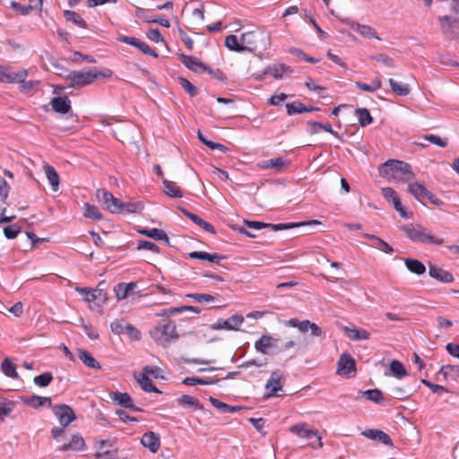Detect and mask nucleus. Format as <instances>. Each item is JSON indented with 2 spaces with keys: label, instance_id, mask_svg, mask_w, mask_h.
I'll use <instances>...</instances> for the list:
<instances>
[{
  "label": "nucleus",
  "instance_id": "nucleus-54",
  "mask_svg": "<svg viewBox=\"0 0 459 459\" xmlns=\"http://www.w3.org/2000/svg\"><path fill=\"white\" fill-rule=\"evenodd\" d=\"M184 311H193L196 314H200L202 309L198 307H194V306H182V307H169V312L167 314L168 315H177V314L182 313Z\"/></svg>",
  "mask_w": 459,
  "mask_h": 459
},
{
  "label": "nucleus",
  "instance_id": "nucleus-26",
  "mask_svg": "<svg viewBox=\"0 0 459 459\" xmlns=\"http://www.w3.org/2000/svg\"><path fill=\"white\" fill-rule=\"evenodd\" d=\"M137 287V283L131 281L128 283L120 282L114 287L116 297L118 300L126 299L131 292Z\"/></svg>",
  "mask_w": 459,
  "mask_h": 459
},
{
  "label": "nucleus",
  "instance_id": "nucleus-12",
  "mask_svg": "<svg viewBox=\"0 0 459 459\" xmlns=\"http://www.w3.org/2000/svg\"><path fill=\"white\" fill-rule=\"evenodd\" d=\"M53 411L56 417L58 419L59 423L63 427L68 426L72 421H74L76 419L75 413L73 411V409L66 404L55 405L53 407Z\"/></svg>",
  "mask_w": 459,
  "mask_h": 459
},
{
  "label": "nucleus",
  "instance_id": "nucleus-42",
  "mask_svg": "<svg viewBox=\"0 0 459 459\" xmlns=\"http://www.w3.org/2000/svg\"><path fill=\"white\" fill-rule=\"evenodd\" d=\"M389 369L391 373L397 378H402L407 376V370L403 364L399 360L394 359L390 362Z\"/></svg>",
  "mask_w": 459,
  "mask_h": 459
},
{
  "label": "nucleus",
  "instance_id": "nucleus-18",
  "mask_svg": "<svg viewBox=\"0 0 459 459\" xmlns=\"http://www.w3.org/2000/svg\"><path fill=\"white\" fill-rule=\"evenodd\" d=\"M282 374L281 371H273L266 382L265 388L270 392L268 396L276 395L282 389Z\"/></svg>",
  "mask_w": 459,
  "mask_h": 459
},
{
  "label": "nucleus",
  "instance_id": "nucleus-53",
  "mask_svg": "<svg viewBox=\"0 0 459 459\" xmlns=\"http://www.w3.org/2000/svg\"><path fill=\"white\" fill-rule=\"evenodd\" d=\"M137 249L148 250L154 254H157L160 252L159 247L154 242H152L149 240H138L137 241Z\"/></svg>",
  "mask_w": 459,
  "mask_h": 459
},
{
  "label": "nucleus",
  "instance_id": "nucleus-22",
  "mask_svg": "<svg viewBox=\"0 0 459 459\" xmlns=\"http://www.w3.org/2000/svg\"><path fill=\"white\" fill-rule=\"evenodd\" d=\"M52 109L59 114H67L71 110V100L67 96H58L51 100Z\"/></svg>",
  "mask_w": 459,
  "mask_h": 459
},
{
  "label": "nucleus",
  "instance_id": "nucleus-38",
  "mask_svg": "<svg viewBox=\"0 0 459 459\" xmlns=\"http://www.w3.org/2000/svg\"><path fill=\"white\" fill-rule=\"evenodd\" d=\"M182 212L187 216L197 227L202 228L203 230H213V227L208 223L207 221H204L201 217L198 215L192 213L188 212L186 209H181Z\"/></svg>",
  "mask_w": 459,
  "mask_h": 459
},
{
  "label": "nucleus",
  "instance_id": "nucleus-41",
  "mask_svg": "<svg viewBox=\"0 0 459 459\" xmlns=\"http://www.w3.org/2000/svg\"><path fill=\"white\" fill-rule=\"evenodd\" d=\"M381 85L382 83L379 78L374 79L369 84L361 82H355V86L357 88L366 92H374L377 90L380 89Z\"/></svg>",
  "mask_w": 459,
  "mask_h": 459
},
{
  "label": "nucleus",
  "instance_id": "nucleus-15",
  "mask_svg": "<svg viewBox=\"0 0 459 459\" xmlns=\"http://www.w3.org/2000/svg\"><path fill=\"white\" fill-rule=\"evenodd\" d=\"M112 401L124 408L130 409L134 411H142V409L135 406L131 396L127 393L113 392L110 394Z\"/></svg>",
  "mask_w": 459,
  "mask_h": 459
},
{
  "label": "nucleus",
  "instance_id": "nucleus-34",
  "mask_svg": "<svg viewBox=\"0 0 459 459\" xmlns=\"http://www.w3.org/2000/svg\"><path fill=\"white\" fill-rule=\"evenodd\" d=\"M209 401L215 408H217L218 410L224 413H234L241 410V407L230 405L228 403L219 401L214 397H210Z\"/></svg>",
  "mask_w": 459,
  "mask_h": 459
},
{
  "label": "nucleus",
  "instance_id": "nucleus-16",
  "mask_svg": "<svg viewBox=\"0 0 459 459\" xmlns=\"http://www.w3.org/2000/svg\"><path fill=\"white\" fill-rule=\"evenodd\" d=\"M141 444L148 448L150 452L155 454L160 447V435L153 431H148L143 435Z\"/></svg>",
  "mask_w": 459,
  "mask_h": 459
},
{
  "label": "nucleus",
  "instance_id": "nucleus-60",
  "mask_svg": "<svg viewBox=\"0 0 459 459\" xmlns=\"http://www.w3.org/2000/svg\"><path fill=\"white\" fill-rule=\"evenodd\" d=\"M142 234L146 235L147 237L156 239V240H164L166 243H169V238L166 234V231H139Z\"/></svg>",
  "mask_w": 459,
  "mask_h": 459
},
{
  "label": "nucleus",
  "instance_id": "nucleus-27",
  "mask_svg": "<svg viewBox=\"0 0 459 459\" xmlns=\"http://www.w3.org/2000/svg\"><path fill=\"white\" fill-rule=\"evenodd\" d=\"M365 237L368 239V245L372 247L377 248L386 254H392L394 252L393 247L380 238L368 234H366Z\"/></svg>",
  "mask_w": 459,
  "mask_h": 459
},
{
  "label": "nucleus",
  "instance_id": "nucleus-19",
  "mask_svg": "<svg viewBox=\"0 0 459 459\" xmlns=\"http://www.w3.org/2000/svg\"><path fill=\"white\" fill-rule=\"evenodd\" d=\"M86 448V444L83 439V437L79 435L75 434L73 435L69 442L65 443L62 446L59 447L60 451L66 452V451H73V452H80L83 451Z\"/></svg>",
  "mask_w": 459,
  "mask_h": 459
},
{
  "label": "nucleus",
  "instance_id": "nucleus-24",
  "mask_svg": "<svg viewBox=\"0 0 459 459\" xmlns=\"http://www.w3.org/2000/svg\"><path fill=\"white\" fill-rule=\"evenodd\" d=\"M429 274L440 282L448 283L453 282L455 280L451 273L433 264H430L429 267Z\"/></svg>",
  "mask_w": 459,
  "mask_h": 459
},
{
  "label": "nucleus",
  "instance_id": "nucleus-44",
  "mask_svg": "<svg viewBox=\"0 0 459 459\" xmlns=\"http://www.w3.org/2000/svg\"><path fill=\"white\" fill-rule=\"evenodd\" d=\"M286 165H287L286 160H283L282 158L279 157V158L265 160L264 162L263 168L273 169L276 171H281L283 168L286 167Z\"/></svg>",
  "mask_w": 459,
  "mask_h": 459
},
{
  "label": "nucleus",
  "instance_id": "nucleus-32",
  "mask_svg": "<svg viewBox=\"0 0 459 459\" xmlns=\"http://www.w3.org/2000/svg\"><path fill=\"white\" fill-rule=\"evenodd\" d=\"M344 331L346 335L353 341L368 340L370 336L369 332L362 328L345 327Z\"/></svg>",
  "mask_w": 459,
  "mask_h": 459
},
{
  "label": "nucleus",
  "instance_id": "nucleus-36",
  "mask_svg": "<svg viewBox=\"0 0 459 459\" xmlns=\"http://www.w3.org/2000/svg\"><path fill=\"white\" fill-rule=\"evenodd\" d=\"M351 28L356 30L361 36H363L365 38H369V39L372 38V39H377L378 40L380 39V38L377 35V32L375 31V30L368 25H361V24L356 23V24H352Z\"/></svg>",
  "mask_w": 459,
  "mask_h": 459
},
{
  "label": "nucleus",
  "instance_id": "nucleus-13",
  "mask_svg": "<svg viewBox=\"0 0 459 459\" xmlns=\"http://www.w3.org/2000/svg\"><path fill=\"white\" fill-rule=\"evenodd\" d=\"M355 372V359L349 353H342L338 360L337 373L341 376L349 377L351 373Z\"/></svg>",
  "mask_w": 459,
  "mask_h": 459
},
{
  "label": "nucleus",
  "instance_id": "nucleus-2",
  "mask_svg": "<svg viewBox=\"0 0 459 459\" xmlns=\"http://www.w3.org/2000/svg\"><path fill=\"white\" fill-rule=\"evenodd\" d=\"M378 172L382 177L397 183L409 185L415 178L411 166L397 160H388L379 167Z\"/></svg>",
  "mask_w": 459,
  "mask_h": 459
},
{
  "label": "nucleus",
  "instance_id": "nucleus-33",
  "mask_svg": "<svg viewBox=\"0 0 459 459\" xmlns=\"http://www.w3.org/2000/svg\"><path fill=\"white\" fill-rule=\"evenodd\" d=\"M177 402L179 405L192 407L194 410L204 409V405L197 398L188 394H183L177 400Z\"/></svg>",
  "mask_w": 459,
  "mask_h": 459
},
{
  "label": "nucleus",
  "instance_id": "nucleus-14",
  "mask_svg": "<svg viewBox=\"0 0 459 459\" xmlns=\"http://www.w3.org/2000/svg\"><path fill=\"white\" fill-rule=\"evenodd\" d=\"M28 76V72L22 69L19 72H13L8 67L0 65V82L13 83L15 81H22Z\"/></svg>",
  "mask_w": 459,
  "mask_h": 459
},
{
  "label": "nucleus",
  "instance_id": "nucleus-6",
  "mask_svg": "<svg viewBox=\"0 0 459 459\" xmlns=\"http://www.w3.org/2000/svg\"><path fill=\"white\" fill-rule=\"evenodd\" d=\"M106 74L97 72L95 70L87 71H70L66 74V79L70 82V86L74 88H81L91 84L95 80L105 77Z\"/></svg>",
  "mask_w": 459,
  "mask_h": 459
},
{
  "label": "nucleus",
  "instance_id": "nucleus-37",
  "mask_svg": "<svg viewBox=\"0 0 459 459\" xmlns=\"http://www.w3.org/2000/svg\"><path fill=\"white\" fill-rule=\"evenodd\" d=\"M163 191L166 195L174 198H180L182 196L181 190L176 186V183L167 179L163 180Z\"/></svg>",
  "mask_w": 459,
  "mask_h": 459
},
{
  "label": "nucleus",
  "instance_id": "nucleus-21",
  "mask_svg": "<svg viewBox=\"0 0 459 459\" xmlns=\"http://www.w3.org/2000/svg\"><path fill=\"white\" fill-rule=\"evenodd\" d=\"M293 70L289 65H285L284 64H275L268 66L265 69L264 74L272 75L276 80H280L284 76L291 74Z\"/></svg>",
  "mask_w": 459,
  "mask_h": 459
},
{
  "label": "nucleus",
  "instance_id": "nucleus-49",
  "mask_svg": "<svg viewBox=\"0 0 459 459\" xmlns=\"http://www.w3.org/2000/svg\"><path fill=\"white\" fill-rule=\"evenodd\" d=\"M53 379V376L51 372H45L39 376L34 377L33 382L36 385L39 387L48 386Z\"/></svg>",
  "mask_w": 459,
  "mask_h": 459
},
{
  "label": "nucleus",
  "instance_id": "nucleus-4",
  "mask_svg": "<svg viewBox=\"0 0 459 459\" xmlns=\"http://www.w3.org/2000/svg\"><path fill=\"white\" fill-rule=\"evenodd\" d=\"M240 41L244 44L245 51L252 53L257 50H266L271 45L270 33L263 29H255L243 33Z\"/></svg>",
  "mask_w": 459,
  "mask_h": 459
},
{
  "label": "nucleus",
  "instance_id": "nucleus-28",
  "mask_svg": "<svg viewBox=\"0 0 459 459\" xmlns=\"http://www.w3.org/2000/svg\"><path fill=\"white\" fill-rule=\"evenodd\" d=\"M43 169L45 171L46 177L51 186V188L54 192H56L59 189L60 178L56 170L50 165L45 163L43 165Z\"/></svg>",
  "mask_w": 459,
  "mask_h": 459
},
{
  "label": "nucleus",
  "instance_id": "nucleus-57",
  "mask_svg": "<svg viewBox=\"0 0 459 459\" xmlns=\"http://www.w3.org/2000/svg\"><path fill=\"white\" fill-rule=\"evenodd\" d=\"M143 209V205L140 203H123L122 202V212L136 213L140 212Z\"/></svg>",
  "mask_w": 459,
  "mask_h": 459
},
{
  "label": "nucleus",
  "instance_id": "nucleus-62",
  "mask_svg": "<svg viewBox=\"0 0 459 459\" xmlns=\"http://www.w3.org/2000/svg\"><path fill=\"white\" fill-rule=\"evenodd\" d=\"M92 240L96 246L100 247H111L112 246L108 243L97 231H90Z\"/></svg>",
  "mask_w": 459,
  "mask_h": 459
},
{
  "label": "nucleus",
  "instance_id": "nucleus-25",
  "mask_svg": "<svg viewBox=\"0 0 459 459\" xmlns=\"http://www.w3.org/2000/svg\"><path fill=\"white\" fill-rule=\"evenodd\" d=\"M179 58L182 64L188 68L189 70L197 73L199 71H204L206 69V65L201 62L198 58L191 56H187L185 54H181Z\"/></svg>",
  "mask_w": 459,
  "mask_h": 459
},
{
  "label": "nucleus",
  "instance_id": "nucleus-61",
  "mask_svg": "<svg viewBox=\"0 0 459 459\" xmlns=\"http://www.w3.org/2000/svg\"><path fill=\"white\" fill-rule=\"evenodd\" d=\"M10 6L13 9L20 12L22 15H28L34 8L32 5H22L15 1L11 2Z\"/></svg>",
  "mask_w": 459,
  "mask_h": 459
},
{
  "label": "nucleus",
  "instance_id": "nucleus-46",
  "mask_svg": "<svg viewBox=\"0 0 459 459\" xmlns=\"http://www.w3.org/2000/svg\"><path fill=\"white\" fill-rule=\"evenodd\" d=\"M65 16L67 21L74 22L77 26L84 29L87 28L86 22L82 18V16L79 13L74 11H65Z\"/></svg>",
  "mask_w": 459,
  "mask_h": 459
},
{
  "label": "nucleus",
  "instance_id": "nucleus-30",
  "mask_svg": "<svg viewBox=\"0 0 459 459\" xmlns=\"http://www.w3.org/2000/svg\"><path fill=\"white\" fill-rule=\"evenodd\" d=\"M135 379L143 391L148 393H161L146 374L142 372L138 377L135 376Z\"/></svg>",
  "mask_w": 459,
  "mask_h": 459
},
{
  "label": "nucleus",
  "instance_id": "nucleus-8",
  "mask_svg": "<svg viewBox=\"0 0 459 459\" xmlns=\"http://www.w3.org/2000/svg\"><path fill=\"white\" fill-rule=\"evenodd\" d=\"M75 290L80 293L84 300L89 304L100 307L108 300V293L100 289H91L87 287H76Z\"/></svg>",
  "mask_w": 459,
  "mask_h": 459
},
{
  "label": "nucleus",
  "instance_id": "nucleus-29",
  "mask_svg": "<svg viewBox=\"0 0 459 459\" xmlns=\"http://www.w3.org/2000/svg\"><path fill=\"white\" fill-rule=\"evenodd\" d=\"M78 356L82 362L88 368L92 369H100L101 366L99 361H97L90 352L85 350L79 349Z\"/></svg>",
  "mask_w": 459,
  "mask_h": 459
},
{
  "label": "nucleus",
  "instance_id": "nucleus-45",
  "mask_svg": "<svg viewBox=\"0 0 459 459\" xmlns=\"http://www.w3.org/2000/svg\"><path fill=\"white\" fill-rule=\"evenodd\" d=\"M309 320L299 321L298 318H291L285 322V325L298 328L302 333L309 331Z\"/></svg>",
  "mask_w": 459,
  "mask_h": 459
},
{
  "label": "nucleus",
  "instance_id": "nucleus-59",
  "mask_svg": "<svg viewBox=\"0 0 459 459\" xmlns=\"http://www.w3.org/2000/svg\"><path fill=\"white\" fill-rule=\"evenodd\" d=\"M126 325V323H125L124 320L117 319L110 324V328L113 333L120 335L125 333Z\"/></svg>",
  "mask_w": 459,
  "mask_h": 459
},
{
  "label": "nucleus",
  "instance_id": "nucleus-52",
  "mask_svg": "<svg viewBox=\"0 0 459 459\" xmlns=\"http://www.w3.org/2000/svg\"><path fill=\"white\" fill-rule=\"evenodd\" d=\"M27 238L31 241L32 247H38L45 242H49L51 240L50 237H38L34 231H24Z\"/></svg>",
  "mask_w": 459,
  "mask_h": 459
},
{
  "label": "nucleus",
  "instance_id": "nucleus-5",
  "mask_svg": "<svg viewBox=\"0 0 459 459\" xmlns=\"http://www.w3.org/2000/svg\"><path fill=\"white\" fill-rule=\"evenodd\" d=\"M290 431L300 438L307 439V446L312 449H319L323 446L322 436L319 431L308 423L302 422L292 425Z\"/></svg>",
  "mask_w": 459,
  "mask_h": 459
},
{
  "label": "nucleus",
  "instance_id": "nucleus-20",
  "mask_svg": "<svg viewBox=\"0 0 459 459\" xmlns=\"http://www.w3.org/2000/svg\"><path fill=\"white\" fill-rule=\"evenodd\" d=\"M362 435L371 440L378 441L386 446H393L392 439L388 434L380 429H368L362 432Z\"/></svg>",
  "mask_w": 459,
  "mask_h": 459
},
{
  "label": "nucleus",
  "instance_id": "nucleus-17",
  "mask_svg": "<svg viewBox=\"0 0 459 459\" xmlns=\"http://www.w3.org/2000/svg\"><path fill=\"white\" fill-rule=\"evenodd\" d=\"M120 42L134 46L140 49L143 53L157 57L158 54L152 49L145 42L141 41L139 39L134 37L122 36L118 38Z\"/></svg>",
  "mask_w": 459,
  "mask_h": 459
},
{
  "label": "nucleus",
  "instance_id": "nucleus-64",
  "mask_svg": "<svg viewBox=\"0 0 459 459\" xmlns=\"http://www.w3.org/2000/svg\"><path fill=\"white\" fill-rule=\"evenodd\" d=\"M146 36L149 39L156 43L163 41V37L158 29H150Z\"/></svg>",
  "mask_w": 459,
  "mask_h": 459
},
{
  "label": "nucleus",
  "instance_id": "nucleus-35",
  "mask_svg": "<svg viewBox=\"0 0 459 459\" xmlns=\"http://www.w3.org/2000/svg\"><path fill=\"white\" fill-rule=\"evenodd\" d=\"M1 369H2L3 373L8 377H11V378L18 377L16 366L9 358H5L3 360L2 364H1Z\"/></svg>",
  "mask_w": 459,
  "mask_h": 459
},
{
  "label": "nucleus",
  "instance_id": "nucleus-7",
  "mask_svg": "<svg viewBox=\"0 0 459 459\" xmlns=\"http://www.w3.org/2000/svg\"><path fill=\"white\" fill-rule=\"evenodd\" d=\"M407 191L421 204H425L426 201H429V203L435 205H439L441 204V201L434 195H432L426 188L423 183L418 181H411L408 185Z\"/></svg>",
  "mask_w": 459,
  "mask_h": 459
},
{
  "label": "nucleus",
  "instance_id": "nucleus-10",
  "mask_svg": "<svg viewBox=\"0 0 459 459\" xmlns=\"http://www.w3.org/2000/svg\"><path fill=\"white\" fill-rule=\"evenodd\" d=\"M408 238L414 243L424 245H442L445 238L432 233V231H406Z\"/></svg>",
  "mask_w": 459,
  "mask_h": 459
},
{
  "label": "nucleus",
  "instance_id": "nucleus-43",
  "mask_svg": "<svg viewBox=\"0 0 459 459\" xmlns=\"http://www.w3.org/2000/svg\"><path fill=\"white\" fill-rule=\"evenodd\" d=\"M355 113L358 116V121L361 126H366L373 122V117L370 115L368 108H357Z\"/></svg>",
  "mask_w": 459,
  "mask_h": 459
},
{
  "label": "nucleus",
  "instance_id": "nucleus-3",
  "mask_svg": "<svg viewBox=\"0 0 459 459\" xmlns=\"http://www.w3.org/2000/svg\"><path fill=\"white\" fill-rule=\"evenodd\" d=\"M322 225V222L317 220H309L299 222H287V223H265L258 221H248L246 219H240L237 217V221L235 223H229L228 226L231 228V230H244V227L247 226L250 229L260 230L263 228H270L271 230H292L299 227H307V226H319Z\"/></svg>",
  "mask_w": 459,
  "mask_h": 459
},
{
  "label": "nucleus",
  "instance_id": "nucleus-56",
  "mask_svg": "<svg viewBox=\"0 0 459 459\" xmlns=\"http://www.w3.org/2000/svg\"><path fill=\"white\" fill-rule=\"evenodd\" d=\"M22 401L26 405H28L31 408H34V409H38L42 406V397L36 395V394L29 396V397L22 398Z\"/></svg>",
  "mask_w": 459,
  "mask_h": 459
},
{
  "label": "nucleus",
  "instance_id": "nucleus-58",
  "mask_svg": "<svg viewBox=\"0 0 459 459\" xmlns=\"http://www.w3.org/2000/svg\"><path fill=\"white\" fill-rule=\"evenodd\" d=\"M371 59L377 61V62H380L382 63L384 65L387 66V67H390V68H394L395 66V62L394 60L386 56V55H384V54H378V55H376V56H371Z\"/></svg>",
  "mask_w": 459,
  "mask_h": 459
},
{
  "label": "nucleus",
  "instance_id": "nucleus-9",
  "mask_svg": "<svg viewBox=\"0 0 459 459\" xmlns=\"http://www.w3.org/2000/svg\"><path fill=\"white\" fill-rule=\"evenodd\" d=\"M96 197L109 212L113 213H122V201L115 197L107 189H98Z\"/></svg>",
  "mask_w": 459,
  "mask_h": 459
},
{
  "label": "nucleus",
  "instance_id": "nucleus-55",
  "mask_svg": "<svg viewBox=\"0 0 459 459\" xmlns=\"http://www.w3.org/2000/svg\"><path fill=\"white\" fill-rule=\"evenodd\" d=\"M186 297L195 299L198 303H210L213 302L215 298L211 294L206 293H191L187 294Z\"/></svg>",
  "mask_w": 459,
  "mask_h": 459
},
{
  "label": "nucleus",
  "instance_id": "nucleus-39",
  "mask_svg": "<svg viewBox=\"0 0 459 459\" xmlns=\"http://www.w3.org/2000/svg\"><path fill=\"white\" fill-rule=\"evenodd\" d=\"M225 46L231 51L244 52V44L240 41L238 43V38L235 35H228L225 39Z\"/></svg>",
  "mask_w": 459,
  "mask_h": 459
},
{
  "label": "nucleus",
  "instance_id": "nucleus-31",
  "mask_svg": "<svg viewBox=\"0 0 459 459\" xmlns=\"http://www.w3.org/2000/svg\"><path fill=\"white\" fill-rule=\"evenodd\" d=\"M404 264L411 273L417 275H421L426 272V266L418 259L405 258Z\"/></svg>",
  "mask_w": 459,
  "mask_h": 459
},
{
  "label": "nucleus",
  "instance_id": "nucleus-63",
  "mask_svg": "<svg viewBox=\"0 0 459 459\" xmlns=\"http://www.w3.org/2000/svg\"><path fill=\"white\" fill-rule=\"evenodd\" d=\"M27 77H24L22 81H15L16 83H21V91L22 92H29L38 83L37 81H26Z\"/></svg>",
  "mask_w": 459,
  "mask_h": 459
},
{
  "label": "nucleus",
  "instance_id": "nucleus-23",
  "mask_svg": "<svg viewBox=\"0 0 459 459\" xmlns=\"http://www.w3.org/2000/svg\"><path fill=\"white\" fill-rule=\"evenodd\" d=\"M277 339L271 335H262L255 342V349L262 354H268L269 350L275 346Z\"/></svg>",
  "mask_w": 459,
  "mask_h": 459
},
{
  "label": "nucleus",
  "instance_id": "nucleus-1",
  "mask_svg": "<svg viewBox=\"0 0 459 459\" xmlns=\"http://www.w3.org/2000/svg\"><path fill=\"white\" fill-rule=\"evenodd\" d=\"M169 308L163 309L157 316L162 317L157 325L150 330V336L160 346L168 347L172 342L179 338L177 325L170 319L172 315H168Z\"/></svg>",
  "mask_w": 459,
  "mask_h": 459
},
{
  "label": "nucleus",
  "instance_id": "nucleus-51",
  "mask_svg": "<svg viewBox=\"0 0 459 459\" xmlns=\"http://www.w3.org/2000/svg\"><path fill=\"white\" fill-rule=\"evenodd\" d=\"M83 214L85 217L91 218L94 220H100L101 218V213L98 207L91 205L89 204H85L83 208Z\"/></svg>",
  "mask_w": 459,
  "mask_h": 459
},
{
  "label": "nucleus",
  "instance_id": "nucleus-47",
  "mask_svg": "<svg viewBox=\"0 0 459 459\" xmlns=\"http://www.w3.org/2000/svg\"><path fill=\"white\" fill-rule=\"evenodd\" d=\"M178 82L180 86L190 95V97H195L199 93V90L187 79L179 77Z\"/></svg>",
  "mask_w": 459,
  "mask_h": 459
},
{
  "label": "nucleus",
  "instance_id": "nucleus-11",
  "mask_svg": "<svg viewBox=\"0 0 459 459\" xmlns=\"http://www.w3.org/2000/svg\"><path fill=\"white\" fill-rule=\"evenodd\" d=\"M244 322V316L238 314H235L226 320H218L216 323L211 325L212 330H229V331H238L239 326Z\"/></svg>",
  "mask_w": 459,
  "mask_h": 459
},
{
  "label": "nucleus",
  "instance_id": "nucleus-50",
  "mask_svg": "<svg viewBox=\"0 0 459 459\" xmlns=\"http://www.w3.org/2000/svg\"><path fill=\"white\" fill-rule=\"evenodd\" d=\"M362 395L376 403H380L384 400L382 392L378 389L364 391L362 392Z\"/></svg>",
  "mask_w": 459,
  "mask_h": 459
},
{
  "label": "nucleus",
  "instance_id": "nucleus-40",
  "mask_svg": "<svg viewBox=\"0 0 459 459\" xmlns=\"http://www.w3.org/2000/svg\"><path fill=\"white\" fill-rule=\"evenodd\" d=\"M388 82L392 91L397 95L407 96L411 91L408 84L398 82L392 78L388 80Z\"/></svg>",
  "mask_w": 459,
  "mask_h": 459
},
{
  "label": "nucleus",
  "instance_id": "nucleus-48",
  "mask_svg": "<svg viewBox=\"0 0 459 459\" xmlns=\"http://www.w3.org/2000/svg\"><path fill=\"white\" fill-rule=\"evenodd\" d=\"M286 109H287V114L289 116H292L295 114H301V113L306 112V106L299 101H296V102H292V103H287Z\"/></svg>",
  "mask_w": 459,
  "mask_h": 459
}]
</instances>
